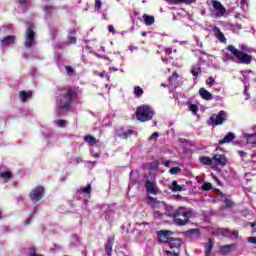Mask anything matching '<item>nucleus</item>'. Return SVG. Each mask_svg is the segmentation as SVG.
I'll list each match as a JSON object with an SVG mask.
<instances>
[{
	"label": "nucleus",
	"mask_w": 256,
	"mask_h": 256,
	"mask_svg": "<svg viewBox=\"0 0 256 256\" xmlns=\"http://www.w3.org/2000/svg\"><path fill=\"white\" fill-rule=\"evenodd\" d=\"M214 84H215V79L213 78V76H210L206 79V85H208L209 87H213Z\"/></svg>",
	"instance_id": "41"
},
{
	"label": "nucleus",
	"mask_w": 256,
	"mask_h": 256,
	"mask_svg": "<svg viewBox=\"0 0 256 256\" xmlns=\"http://www.w3.org/2000/svg\"><path fill=\"white\" fill-rule=\"evenodd\" d=\"M238 155L242 158V161H247V156H248L247 152L243 150H239Z\"/></svg>",
	"instance_id": "42"
},
{
	"label": "nucleus",
	"mask_w": 256,
	"mask_h": 256,
	"mask_svg": "<svg viewBox=\"0 0 256 256\" xmlns=\"http://www.w3.org/2000/svg\"><path fill=\"white\" fill-rule=\"evenodd\" d=\"M189 111H192L194 114H196L197 111H199V107L196 104H190Z\"/></svg>",
	"instance_id": "44"
},
{
	"label": "nucleus",
	"mask_w": 256,
	"mask_h": 256,
	"mask_svg": "<svg viewBox=\"0 0 256 256\" xmlns=\"http://www.w3.org/2000/svg\"><path fill=\"white\" fill-rule=\"evenodd\" d=\"M19 95H20V100L22 101V103H25V102H27L28 99H31V97H33V92H31V91L26 92V91L22 90L19 92Z\"/></svg>",
	"instance_id": "25"
},
{
	"label": "nucleus",
	"mask_w": 256,
	"mask_h": 256,
	"mask_svg": "<svg viewBox=\"0 0 256 256\" xmlns=\"http://www.w3.org/2000/svg\"><path fill=\"white\" fill-rule=\"evenodd\" d=\"M211 251H213V240L210 238L204 244V256H211Z\"/></svg>",
	"instance_id": "23"
},
{
	"label": "nucleus",
	"mask_w": 256,
	"mask_h": 256,
	"mask_svg": "<svg viewBox=\"0 0 256 256\" xmlns=\"http://www.w3.org/2000/svg\"><path fill=\"white\" fill-rule=\"evenodd\" d=\"M165 215L174 220L175 225L178 227H185L191 217H193V210H185V207H179L178 209H174L173 206H165Z\"/></svg>",
	"instance_id": "1"
},
{
	"label": "nucleus",
	"mask_w": 256,
	"mask_h": 256,
	"mask_svg": "<svg viewBox=\"0 0 256 256\" xmlns=\"http://www.w3.org/2000/svg\"><path fill=\"white\" fill-rule=\"evenodd\" d=\"M191 74L194 77V81H197V78L199 77V75H201V67L192 66L191 67Z\"/></svg>",
	"instance_id": "33"
},
{
	"label": "nucleus",
	"mask_w": 256,
	"mask_h": 256,
	"mask_svg": "<svg viewBox=\"0 0 256 256\" xmlns=\"http://www.w3.org/2000/svg\"><path fill=\"white\" fill-rule=\"evenodd\" d=\"M108 30H109L110 33L115 34V27H113V25H109Z\"/></svg>",
	"instance_id": "51"
},
{
	"label": "nucleus",
	"mask_w": 256,
	"mask_h": 256,
	"mask_svg": "<svg viewBox=\"0 0 256 256\" xmlns=\"http://www.w3.org/2000/svg\"><path fill=\"white\" fill-rule=\"evenodd\" d=\"M231 235H235L236 237H238L239 232H235V231H234V232L231 233Z\"/></svg>",
	"instance_id": "62"
},
{
	"label": "nucleus",
	"mask_w": 256,
	"mask_h": 256,
	"mask_svg": "<svg viewBox=\"0 0 256 256\" xmlns=\"http://www.w3.org/2000/svg\"><path fill=\"white\" fill-rule=\"evenodd\" d=\"M99 77H101V79H103L105 77V72L100 73Z\"/></svg>",
	"instance_id": "58"
},
{
	"label": "nucleus",
	"mask_w": 256,
	"mask_h": 256,
	"mask_svg": "<svg viewBox=\"0 0 256 256\" xmlns=\"http://www.w3.org/2000/svg\"><path fill=\"white\" fill-rule=\"evenodd\" d=\"M199 95H200L201 99H203L204 101L213 100V94H211V92H209V90H207L203 87L199 89Z\"/></svg>",
	"instance_id": "18"
},
{
	"label": "nucleus",
	"mask_w": 256,
	"mask_h": 256,
	"mask_svg": "<svg viewBox=\"0 0 256 256\" xmlns=\"http://www.w3.org/2000/svg\"><path fill=\"white\" fill-rule=\"evenodd\" d=\"M77 43V29H70L67 33L65 46L71 47V45H75Z\"/></svg>",
	"instance_id": "12"
},
{
	"label": "nucleus",
	"mask_w": 256,
	"mask_h": 256,
	"mask_svg": "<svg viewBox=\"0 0 256 256\" xmlns=\"http://www.w3.org/2000/svg\"><path fill=\"white\" fill-rule=\"evenodd\" d=\"M136 119L140 123H147V121H151L155 115V111L153 108L147 104H143L137 107L136 112Z\"/></svg>",
	"instance_id": "2"
},
{
	"label": "nucleus",
	"mask_w": 256,
	"mask_h": 256,
	"mask_svg": "<svg viewBox=\"0 0 256 256\" xmlns=\"http://www.w3.org/2000/svg\"><path fill=\"white\" fill-rule=\"evenodd\" d=\"M56 61H57V65H58V68L60 69V71H63V69H65V67L63 64V60H61V51H59V50L56 51Z\"/></svg>",
	"instance_id": "31"
},
{
	"label": "nucleus",
	"mask_w": 256,
	"mask_h": 256,
	"mask_svg": "<svg viewBox=\"0 0 256 256\" xmlns=\"http://www.w3.org/2000/svg\"><path fill=\"white\" fill-rule=\"evenodd\" d=\"M144 90L140 86H135L134 87V95L136 99H141L143 97Z\"/></svg>",
	"instance_id": "34"
},
{
	"label": "nucleus",
	"mask_w": 256,
	"mask_h": 256,
	"mask_svg": "<svg viewBox=\"0 0 256 256\" xmlns=\"http://www.w3.org/2000/svg\"><path fill=\"white\" fill-rule=\"evenodd\" d=\"M243 137L244 139H246V142L248 145H252L253 147H256V134L244 133Z\"/></svg>",
	"instance_id": "21"
},
{
	"label": "nucleus",
	"mask_w": 256,
	"mask_h": 256,
	"mask_svg": "<svg viewBox=\"0 0 256 256\" xmlns=\"http://www.w3.org/2000/svg\"><path fill=\"white\" fill-rule=\"evenodd\" d=\"M44 11H45L46 13H51V11H53V6H45V7H44Z\"/></svg>",
	"instance_id": "48"
},
{
	"label": "nucleus",
	"mask_w": 256,
	"mask_h": 256,
	"mask_svg": "<svg viewBox=\"0 0 256 256\" xmlns=\"http://www.w3.org/2000/svg\"><path fill=\"white\" fill-rule=\"evenodd\" d=\"M227 119V112L221 110L218 112L217 115L213 114L209 120H208V125L212 127H217V125H223V122H225Z\"/></svg>",
	"instance_id": "7"
},
{
	"label": "nucleus",
	"mask_w": 256,
	"mask_h": 256,
	"mask_svg": "<svg viewBox=\"0 0 256 256\" xmlns=\"http://www.w3.org/2000/svg\"><path fill=\"white\" fill-rule=\"evenodd\" d=\"M15 43V36H6L1 40V45L7 47V45H13Z\"/></svg>",
	"instance_id": "28"
},
{
	"label": "nucleus",
	"mask_w": 256,
	"mask_h": 256,
	"mask_svg": "<svg viewBox=\"0 0 256 256\" xmlns=\"http://www.w3.org/2000/svg\"><path fill=\"white\" fill-rule=\"evenodd\" d=\"M211 189H213V185L210 182H205L202 185V190L203 191H211Z\"/></svg>",
	"instance_id": "39"
},
{
	"label": "nucleus",
	"mask_w": 256,
	"mask_h": 256,
	"mask_svg": "<svg viewBox=\"0 0 256 256\" xmlns=\"http://www.w3.org/2000/svg\"><path fill=\"white\" fill-rule=\"evenodd\" d=\"M19 5L22 9H25L29 5V0H19Z\"/></svg>",
	"instance_id": "45"
},
{
	"label": "nucleus",
	"mask_w": 256,
	"mask_h": 256,
	"mask_svg": "<svg viewBox=\"0 0 256 256\" xmlns=\"http://www.w3.org/2000/svg\"><path fill=\"white\" fill-rule=\"evenodd\" d=\"M179 219H180V221H185V219H187V218H185V216H179Z\"/></svg>",
	"instance_id": "59"
},
{
	"label": "nucleus",
	"mask_w": 256,
	"mask_h": 256,
	"mask_svg": "<svg viewBox=\"0 0 256 256\" xmlns=\"http://www.w3.org/2000/svg\"><path fill=\"white\" fill-rule=\"evenodd\" d=\"M212 7L215 11V17L221 18L227 15V9L217 0H212Z\"/></svg>",
	"instance_id": "9"
},
{
	"label": "nucleus",
	"mask_w": 256,
	"mask_h": 256,
	"mask_svg": "<svg viewBox=\"0 0 256 256\" xmlns=\"http://www.w3.org/2000/svg\"><path fill=\"white\" fill-rule=\"evenodd\" d=\"M247 3V0H240V5H245Z\"/></svg>",
	"instance_id": "57"
},
{
	"label": "nucleus",
	"mask_w": 256,
	"mask_h": 256,
	"mask_svg": "<svg viewBox=\"0 0 256 256\" xmlns=\"http://www.w3.org/2000/svg\"><path fill=\"white\" fill-rule=\"evenodd\" d=\"M171 189H172V191H174V192L183 191V186L179 185V184L177 183V181L174 180V181H172Z\"/></svg>",
	"instance_id": "35"
},
{
	"label": "nucleus",
	"mask_w": 256,
	"mask_h": 256,
	"mask_svg": "<svg viewBox=\"0 0 256 256\" xmlns=\"http://www.w3.org/2000/svg\"><path fill=\"white\" fill-rule=\"evenodd\" d=\"M57 109H58V115H64L65 114V100L63 98H60L57 101Z\"/></svg>",
	"instance_id": "26"
},
{
	"label": "nucleus",
	"mask_w": 256,
	"mask_h": 256,
	"mask_svg": "<svg viewBox=\"0 0 256 256\" xmlns=\"http://www.w3.org/2000/svg\"><path fill=\"white\" fill-rule=\"evenodd\" d=\"M164 51L166 55H171V53H173V48H166Z\"/></svg>",
	"instance_id": "50"
},
{
	"label": "nucleus",
	"mask_w": 256,
	"mask_h": 256,
	"mask_svg": "<svg viewBox=\"0 0 256 256\" xmlns=\"http://www.w3.org/2000/svg\"><path fill=\"white\" fill-rule=\"evenodd\" d=\"M173 79L175 81H177V79H179V74H177V72H173L171 77L169 78L170 81H173Z\"/></svg>",
	"instance_id": "46"
},
{
	"label": "nucleus",
	"mask_w": 256,
	"mask_h": 256,
	"mask_svg": "<svg viewBox=\"0 0 256 256\" xmlns=\"http://www.w3.org/2000/svg\"><path fill=\"white\" fill-rule=\"evenodd\" d=\"M141 35L142 37H147V32H142Z\"/></svg>",
	"instance_id": "64"
},
{
	"label": "nucleus",
	"mask_w": 256,
	"mask_h": 256,
	"mask_svg": "<svg viewBox=\"0 0 256 256\" xmlns=\"http://www.w3.org/2000/svg\"><path fill=\"white\" fill-rule=\"evenodd\" d=\"M243 27L241 26V24H236V29H242Z\"/></svg>",
	"instance_id": "61"
},
{
	"label": "nucleus",
	"mask_w": 256,
	"mask_h": 256,
	"mask_svg": "<svg viewBox=\"0 0 256 256\" xmlns=\"http://www.w3.org/2000/svg\"><path fill=\"white\" fill-rule=\"evenodd\" d=\"M114 243H115V237H109L105 244L106 255L111 256V253L113 252Z\"/></svg>",
	"instance_id": "19"
},
{
	"label": "nucleus",
	"mask_w": 256,
	"mask_h": 256,
	"mask_svg": "<svg viewBox=\"0 0 256 256\" xmlns=\"http://www.w3.org/2000/svg\"><path fill=\"white\" fill-rule=\"evenodd\" d=\"M35 25L33 23L28 22L26 23V37H25V48L31 49L35 45Z\"/></svg>",
	"instance_id": "4"
},
{
	"label": "nucleus",
	"mask_w": 256,
	"mask_h": 256,
	"mask_svg": "<svg viewBox=\"0 0 256 256\" xmlns=\"http://www.w3.org/2000/svg\"><path fill=\"white\" fill-rule=\"evenodd\" d=\"M0 177H1V179H4V181H9L11 179L12 175H11V172L4 171V172L0 173Z\"/></svg>",
	"instance_id": "37"
},
{
	"label": "nucleus",
	"mask_w": 256,
	"mask_h": 256,
	"mask_svg": "<svg viewBox=\"0 0 256 256\" xmlns=\"http://www.w3.org/2000/svg\"><path fill=\"white\" fill-rule=\"evenodd\" d=\"M142 17H143V20L145 22V25L151 26V25H153V23H155V17L154 16L144 14Z\"/></svg>",
	"instance_id": "30"
},
{
	"label": "nucleus",
	"mask_w": 256,
	"mask_h": 256,
	"mask_svg": "<svg viewBox=\"0 0 256 256\" xmlns=\"http://www.w3.org/2000/svg\"><path fill=\"white\" fill-rule=\"evenodd\" d=\"M165 213L161 212V210H154L153 217L154 219H163Z\"/></svg>",
	"instance_id": "38"
},
{
	"label": "nucleus",
	"mask_w": 256,
	"mask_h": 256,
	"mask_svg": "<svg viewBox=\"0 0 256 256\" xmlns=\"http://www.w3.org/2000/svg\"><path fill=\"white\" fill-rule=\"evenodd\" d=\"M235 249H237V243L220 246V253L222 255H227L231 253V251H235Z\"/></svg>",
	"instance_id": "17"
},
{
	"label": "nucleus",
	"mask_w": 256,
	"mask_h": 256,
	"mask_svg": "<svg viewBox=\"0 0 256 256\" xmlns=\"http://www.w3.org/2000/svg\"><path fill=\"white\" fill-rule=\"evenodd\" d=\"M179 171H181V168H180V167H172V168L169 170V173H170V175H177V173H179Z\"/></svg>",
	"instance_id": "43"
},
{
	"label": "nucleus",
	"mask_w": 256,
	"mask_h": 256,
	"mask_svg": "<svg viewBox=\"0 0 256 256\" xmlns=\"http://www.w3.org/2000/svg\"><path fill=\"white\" fill-rule=\"evenodd\" d=\"M158 243H169L173 238V231L170 230H159L156 232Z\"/></svg>",
	"instance_id": "8"
},
{
	"label": "nucleus",
	"mask_w": 256,
	"mask_h": 256,
	"mask_svg": "<svg viewBox=\"0 0 256 256\" xmlns=\"http://www.w3.org/2000/svg\"><path fill=\"white\" fill-rule=\"evenodd\" d=\"M235 133L228 132L223 139L218 141L219 145H225V143H231V141H235Z\"/></svg>",
	"instance_id": "20"
},
{
	"label": "nucleus",
	"mask_w": 256,
	"mask_h": 256,
	"mask_svg": "<svg viewBox=\"0 0 256 256\" xmlns=\"http://www.w3.org/2000/svg\"><path fill=\"white\" fill-rule=\"evenodd\" d=\"M145 189L147 193H150V195H159V193H161V190L157 188V185H155V182L151 180H146Z\"/></svg>",
	"instance_id": "13"
},
{
	"label": "nucleus",
	"mask_w": 256,
	"mask_h": 256,
	"mask_svg": "<svg viewBox=\"0 0 256 256\" xmlns=\"http://www.w3.org/2000/svg\"><path fill=\"white\" fill-rule=\"evenodd\" d=\"M82 193H84V195H91V184H88L86 187L82 188Z\"/></svg>",
	"instance_id": "40"
},
{
	"label": "nucleus",
	"mask_w": 256,
	"mask_h": 256,
	"mask_svg": "<svg viewBox=\"0 0 256 256\" xmlns=\"http://www.w3.org/2000/svg\"><path fill=\"white\" fill-rule=\"evenodd\" d=\"M83 139L88 145H95L97 143V139L93 135H85Z\"/></svg>",
	"instance_id": "32"
},
{
	"label": "nucleus",
	"mask_w": 256,
	"mask_h": 256,
	"mask_svg": "<svg viewBox=\"0 0 256 256\" xmlns=\"http://www.w3.org/2000/svg\"><path fill=\"white\" fill-rule=\"evenodd\" d=\"M81 61H82V63H84L85 65H87V63H88V61H87V56L82 55Z\"/></svg>",
	"instance_id": "52"
},
{
	"label": "nucleus",
	"mask_w": 256,
	"mask_h": 256,
	"mask_svg": "<svg viewBox=\"0 0 256 256\" xmlns=\"http://www.w3.org/2000/svg\"><path fill=\"white\" fill-rule=\"evenodd\" d=\"M43 193H45L43 186H38L31 191L30 199L33 201V203H37V201H41L43 198Z\"/></svg>",
	"instance_id": "11"
},
{
	"label": "nucleus",
	"mask_w": 256,
	"mask_h": 256,
	"mask_svg": "<svg viewBox=\"0 0 256 256\" xmlns=\"http://www.w3.org/2000/svg\"><path fill=\"white\" fill-rule=\"evenodd\" d=\"M102 6H103V2H101V0H95V3H94V11H95L96 13H100Z\"/></svg>",
	"instance_id": "36"
},
{
	"label": "nucleus",
	"mask_w": 256,
	"mask_h": 256,
	"mask_svg": "<svg viewBox=\"0 0 256 256\" xmlns=\"http://www.w3.org/2000/svg\"><path fill=\"white\" fill-rule=\"evenodd\" d=\"M56 123L58 127H65V120H58Z\"/></svg>",
	"instance_id": "49"
},
{
	"label": "nucleus",
	"mask_w": 256,
	"mask_h": 256,
	"mask_svg": "<svg viewBox=\"0 0 256 256\" xmlns=\"http://www.w3.org/2000/svg\"><path fill=\"white\" fill-rule=\"evenodd\" d=\"M212 159L221 167H225V165H227V156H225V154H214Z\"/></svg>",
	"instance_id": "15"
},
{
	"label": "nucleus",
	"mask_w": 256,
	"mask_h": 256,
	"mask_svg": "<svg viewBox=\"0 0 256 256\" xmlns=\"http://www.w3.org/2000/svg\"><path fill=\"white\" fill-rule=\"evenodd\" d=\"M188 233H199L198 229H190L188 230Z\"/></svg>",
	"instance_id": "55"
},
{
	"label": "nucleus",
	"mask_w": 256,
	"mask_h": 256,
	"mask_svg": "<svg viewBox=\"0 0 256 256\" xmlns=\"http://www.w3.org/2000/svg\"><path fill=\"white\" fill-rule=\"evenodd\" d=\"M248 243H252V245H256V237H249Z\"/></svg>",
	"instance_id": "47"
},
{
	"label": "nucleus",
	"mask_w": 256,
	"mask_h": 256,
	"mask_svg": "<svg viewBox=\"0 0 256 256\" xmlns=\"http://www.w3.org/2000/svg\"><path fill=\"white\" fill-rule=\"evenodd\" d=\"M148 204L150 205L151 208H153V211H161V209H165V202L157 200V198L148 195Z\"/></svg>",
	"instance_id": "10"
},
{
	"label": "nucleus",
	"mask_w": 256,
	"mask_h": 256,
	"mask_svg": "<svg viewBox=\"0 0 256 256\" xmlns=\"http://www.w3.org/2000/svg\"><path fill=\"white\" fill-rule=\"evenodd\" d=\"M159 137V133L158 132H154L151 136L150 139H157Z\"/></svg>",
	"instance_id": "53"
},
{
	"label": "nucleus",
	"mask_w": 256,
	"mask_h": 256,
	"mask_svg": "<svg viewBox=\"0 0 256 256\" xmlns=\"http://www.w3.org/2000/svg\"><path fill=\"white\" fill-rule=\"evenodd\" d=\"M168 3H172L173 5H179L183 3L184 5H192V3H197V0H167Z\"/></svg>",
	"instance_id": "27"
},
{
	"label": "nucleus",
	"mask_w": 256,
	"mask_h": 256,
	"mask_svg": "<svg viewBox=\"0 0 256 256\" xmlns=\"http://www.w3.org/2000/svg\"><path fill=\"white\" fill-rule=\"evenodd\" d=\"M29 221H31V217L25 220V225H29Z\"/></svg>",
	"instance_id": "60"
},
{
	"label": "nucleus",
	"mask_w": 256,
	"mask_h": 256,
	"mask_svg": "<svg viewBox=\"0 0 256 256\" xmlns=\"http://www.w3.org/2000/svg\"><path fill=\"white\" fill-rule=\"evenodd\" d=\"M227 51L237 59L238 63L241 65H251V62L253 61V56L247 54V52L241 51L233 45L227 46Z\"/></svg>",
	"instance_id": "3"
},
{
	"label": "nucleus",
	"mask_w": 256,
	"mask_h": 256,
	"mask_svg": "<svg viewBox=\"0 0 256 256\" xmlns=\"http://www.w3.org/2000/svg\"><path fill=\"white\" fill-rule=\"evenodd\" d=\"M214 37L220 41V43H227V38L225 37V34L221 31V29L217 26L213 28Z\"/></svg>",
	"instance_id": "16"
},
{
	"label": "nucleus",
	"mask_w": 256,
	"mask_h": 256,
	"mask_svg": "<svg viewBox=\"0 0 256 256\" xmlns=\"http://www.w3.org/2000/svg\"><path fill=\"white\" fill-rule=\"evenodd\" d=\"M79 95V87L68 88L65 94V111H69L71 104L77 99Z\"/></svg>",
	"instance_id": "6"
},
{
	"label": "nucleus",
	"mask_w": 256,
	"mask_h": 256,
	"mask_svg": "<svg viewBox=\"0 0 256 256\" xmlns=\"http://www.w3.org/2000/svg\"><path fill=\"white\" fill-rule=\"evenodd\" d=\"M220 195L224 199V204L227 209H232V207H235V202L231 200V196H225L223 192H221Z\"/></svg>",
	"instance_id": "22"
},
{
	"label": "nucleus",
	"mask_w": 256,
	"mask_h": 256,
	"mask_svg": "<svg viewBox=\"0 0 256 256\" xmlns=\"http://www.w3.org/2000/svg\"><path fill=\"white\" fill-rule=\"evenodd\" d=\"M133 135H137V131L133 129L124 130L123 128H120V130L117 132V137L120 139H128Z\"/></svg>",
	"instance_id": "14"
},
{
	"label": "nucleus",
	"mask_w": 256,
	"mask_h": 256,
	"mask_svg": "<svg viewBox=\"0 0 256 256\" xmlns=\"http://www.w3.org/2000/svg\"><path fill=\"white\" fill-rule=\"evenodd\" d=\"M255 157H256V153L251 155V159H255ZM254 163H256V160L254 161Z\"/></svg>",
	"instance_id": "63"
},
{
	"label": "nucleus",
	"mask_w": 256,
	"mask_h": 256,
	"mask_svg": "<svg viewBox=\"0 0 256 256\" xmlns=\"http://www.w3.org/2000/svg\"><path fill=\"white\" fill-rule=\"evenodd\" d=\"M213 179H215V181L218 182V185H221V180H219L217 176L213 175Z\"/></svg>",
	"instance_id": "56"
},
{
	"label": "nucleus",
	"mask_w": 256,
	"mask_h": 256,
	"mask_svg": "<svg viewBox=\"0 0 256 256\" xmlns=\"http://www.w3.org/2000/svg\"><path fill=\"white\" fill-rule=\"evenodd\" d=\"M66 75L71 79L77 78V70L73 66H65Z\"/></svg>",
	"instance_id": "24"
},
{
	"label": "nucleus",
	"mask_w": 256,
	"mask_h": 256,
	"mask_svg": "<svg viewBox=\"0 0 256 256\" xmlns=\"http://www.w3.org/2000/svg\"><path fill=\"white\" fill-rule=\"evenodd\" d=\"M164 167H169L171 165V161L167 160L163 163Z\"/></svg>",
	"instance_id": "54"
},
{
	"label": "nucleus",
	"mask_w": 256,
	"mask_h": 256,
	"mask_svg": "<svg viewBox=\"0 0 256 256\" xmlns=\"http://www.w3.org/2000/svg\"><path fill=\"white\" fill-rule=\"evenodd\" d=\"M199 161L200 163H202V165H208V166L213 165V159H211V157L209 156H200Z\"/></svg>",
	"instance_id": "29"
},
{
	"label": "nucleus",
	"mask_w": 256,
	"mask_h": 256,
	"mask_svg": "<svg viewBox=\"0 0 256 256\" xmlns=\"http://www.w3.org/2000/svg\"><path fill=\"white\" fill-rule=\"evenodd\" d=\"M168 245L172 250H166V255L179 256V253H181V245H183V241L180 238L172 237Z\"/></svg>",
	"instance_id": "5"
}]
</instances>
